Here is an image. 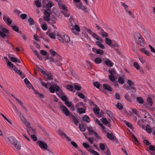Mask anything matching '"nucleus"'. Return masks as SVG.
<instances>
[{
  "instance_id": "nucleus-1",
  "label": "nucleus",
  "mask_w": 155,
  "mask_h": 155,
  "mask_svg": "<svg viewBox=\"0 0 155 155\" xmlns=\"http://www.w3.org/2000/svg\"><path fill=\"white\" fill-rule=\"evenodd\" d=\"M41 85L45 87L48 88L49 87H50L49 88V91L50 92L52 93H54L55 91H58L59 88L58 86L56 85H54L53 86H50L51 84L49 83H45L43 82H41Z\"/></svg>"
},
{
  "instance_id": "nucleus-2",
  "label": "nucleus",
  "mask_w": 155,
  "mask_h": 155,
  "mask_svg": "<svg viewBox=\"0 0 155 155\" xmlns=\"http://www.w3.org/2000/svg\"><path fill=\"white\" fill-rule=\"evenodd\" d=\"M58 38L60 42L63 43H68L70 41L69 37L66 35H64L61 36L58 35Z\"/></svg>"
},
{
  "instance_id": "nucleus-3",
  "label": "nucleus",
  "mask_w": 155,
  "mask_h": 155,
  "mask_svg": "<svg viewBox=\"0 0 155 155\" xmlns=\"http://www.w3.org/2000/svg\"><path fill=\"white\" fill-rule=\"evenodd\" d=\"M87 129L90 134L91 135L94 134L98 139H101V137L94 130L93 128L91 126L88 127Z\"/></svg>"
},
{
  "instance_id": "nucleus-4",
  "label": "nucleus",
  "mask_w": 155,
  "mask_h": 155,
  "mask_svg": "<svg viewBox=\"0 0 155 155\" xmlns=\"http://www.w3.org/2000/svg\"><path fill=\"white\" fill-rule=\"evenodd\" d=\"M8 32V31L6 28L3 27H0V36L2 38L6 37V34Z\"/></svg>"
},
{
  "instance_id": "nucleus-5",
  "label": "nucleus",
  "mask_w": 155,
  "mask_h": 155,
  "mask_svg": "<svg viewBox=\"0 0 155 155\" xmlns=\"http://www.w3.org/2000/svg\"><path fill=\"white\" fill-rule=\"evenodd\" d=\"M45 16H44V20L48 22V23L52 25V24L51 22V21L50 20L49 17L50 16V13L49 12L47 11H45L44 13Z\"/></svg>"
},
{
  "instance_id": "nucleus-6",
  "label": "nucleus",
  "mask_w": 155,
  "mask_h": 155,
  "mask_svg": "<svg viewBox=\"0 0 155 155\" xmlns=\"http://www.w3.org/2000/svg\"><path fill=\"white\" fill-rule=\"evenodd\" d=\"M60 109L62 113L67 116H69L70 112L64 106L61 105L60 106Z\"/></svg>"
},
{
  "instance_id": "nucleus-7",
  "label": "nucleus",
  "mask_w": 155,
  "mask_h": 155,
  "mask_svg": "<svg viewBox=\"0 0 155 155\" xmlns=\"http://www.w3.org/2000/svg\"><path fill=\"white\" fill-rule=\"evenodd\" d=\"M46 34L51 38L54 39L56 36L57 38L58 37V35H59L58 34L57 31H55L53 32L50 33L48 32H46Z\"/></svg>"
},
{
  "instance_id": "nucleus-8",
  "label": "nucleus",
  "mask_w": 155,
  "mask_h": 155,
  "mask_svg": "<svg viewBox=\"0 0 155 155\" xmlns=\"http://www.w3.org/2000/svg\"><path fill=\"white\" fill-rule=\"evenodd\" d=\"M37 143L42 149L47 150V146L45 143L41 141H38Z\"/></svg>"
},
{
  "instance_id": "nucleus-9",
  "label": "nucleus",
  "mask_w": 155,
  "mask_h": 155,
  "mask_svg": "<svg viewBox=\"0 0 155 155\" xmlns=\"http://www.w3.org/2000/svg\"><path fill=\"white\" fill-rule=\"evenodd\" d=\"M3 19L5 22L8 25L10 26L12 24V21L9 17L4 15Z\"/></svg>"
},
{
  "instance_id": "nucleus-10",
  "label": "nucleus",
  "mask_w": 155,
  "mask_h": 155,
  "mask_svg": "<svg viewBox=\"0 0 155 155\" xmlns=\"http://www.w3.org/2000/svg\"><path fill=\"white\" fill-rule=\"evenodd\" d=\"M103 61L109 67H112L113 65V64L112 62L108 59L104 58L103 59Z\"/></svg>"
},
{
  "instance_id": "nucleus-11",
  "label": "nucleus",
  "mask_w": 155,
  "mask_h": 155,
  "mask_svg": "<svg viewBox=\"0 0 155 155\" xmlns=\"http://www.w3.org/2000/svg\"><path fill=\"white\" fill-rule=\"evenodd\" d=\"M19 116H20V117L21 118V120L23 123L26 126L28 127L29 126V124L28 122L25 119V118L24 117V116L22 115L21 114Z\"/></svg>"
},
{
  "instance_id": "nucleus-12",
  "label": "nucleus",
  "mask_w": 155,
  "mask_h": 155,
  "mask_svg": "<svg viewBox=\"0 0 155 155\" xmlns=\"http://www.w3.org/2000/svg\"><path fill=\"white\" fill-rule=\"evenodd\" d=\"M8 139L10 143L12 144L13 145H15L16 144V143L17 142L16 140L13 137H10L8 138Z\"/></svg>"
},
{
  "instance_id": "nucleus-13",
  "label": "nucleus",
  "mask_w": 155,
  "mask_h": 155,
  "mask_svg": "<svg viewBox=\"0 0 155 155\" xmlns=\"http://www.w3.org/2000/svg\"><path fill=\"white\" fill-rule=\"evenodd\" d=\"M8 57L10 59L11 61L13 62H17L18 63H21L20 61L19 60H18V59L17 58L12 57L10 54L8 55Z\"/></svg>"
},
{
  "instance_id": "nucleus-14",
  "label": "nucleus",
  "mask_w": 155,
  "mask_h": 155,
  "mask_svg": "<svg viewBox=\"0 0 155 155\" xmlns=\"http://www.w3.org/2000/svg\"><path fill=\"white\" fill-rule=\"evenodd\" d=\"M92 50L94 53L100 55H102L104 53L103 51L100 49H97L95 48H93Z\"/></svg>"
},
{
  "instance_id": "nucleus-15",
  "label": "nucleus",
  "mask_w": 155,
  "mask_h": 155,
  "mask_svg": "<svg viewBox=\"0 0 155 155\" xmlns=\"http://www.w3.org/2000/svg\"><path fill=\"white\" fill-rule=\"evenodd\" d=\"M107 137L110 140H114L116 139V138L112 133H107Z\"/></svg>"
},
{
  "instance_id": "nucleus-16",
  "label": "nucleus",
  "mask_w": 155,
  "mask_h": 155,
  "mask_svg": "<svg viewBox=\"0 0 155 155\" xmlns=\"http://www.w3.org/2000/svg\"><path fill=\"white\" fill-rule=\"evenodd\" d=\"M137 101L140 104H142L144 103V100L141 97H137L136 98Z\"/></svg>"
},
{
  "instance_id": "nucleus-17",
  "label": "nucleus",
  "mask_w": 155,
  "mask_h": 155,
  "mask_svg": "<svg viewBox=\"0 0 155 155\" xmlns=\"http://www.w3.org/2000/svg\"><path fill=\"white\" fill-rule=\"evenodd\" d=\"M95 120L96 122V123L101 127L102 130H104L105 129L104 127L101 124V122L97 119H96Z\"/></svg>"
},
{
  "instance_id": "nucleus-18",
  "label": "nucleus",
  "mask_w": 155,
  "mask_h": 155,
  "mask_svg": "<svg viewBox=\"0 0 155 155\" xmlns=\"http://www.w3.org/2000/svg\"><path fill=\"white\" fill-rule=\"evenodd\" d=\"M84 104L82 102H81L78 103L76 105V107L77 109H79V108L84 107Z\"/></svg>"
},
{
  "instance_id": "nucleus-19",
  "label": "nucleus",
  "mask_w": 155,
  "mask_h": 155,
  "mask_svg": "<svg viewBox=\"0 0 155 155\" xmlns=\"http://www.w3.org/2000/svg\"><path fill=\"white\" fill-rule=\"evenodd\" d=\"M58 5L60 9H62L66 11H67L66 7L64 5L62 4L61 2H58Z\"/></svg>"
},
{
  "instance_id": "nucleus-20",
  "label": "nucleus",
  "mask_w": 155,
  "mask_h": 155,
  "mask_svg": "<svg viewBox=\"0 0 155 155\" xmlns=\"http://www.w3.org/2000/svg\"><path fill=\"white\" fill-rule=\"evenodd\" d=\"M103 87L105 89H106L109 91H112V88L107 84H104L103 85Z\"/></svg>"
},
{
  "instance_id": "nucleus-21",
  "label": "nucleus",
  "mask_w": 155,
  "mask_h": 155,
  "mask_svg": "<svg viewBox=\"0 0 155 155\" xmlns=\"http://www.w3.org/2000/svg\"><path fill=\"white\" fill-rule=\"evenodd\" d=\"M140 51H141L142 52L144 53L147 56H150V52L149 51H148L147 50H146L143 48H142L140 49Z\"/></svg>"
},
{
  "instance_id": "nucleus-22",
  "label": "nucleus",
  "mask_w": 155,
  "mask_h": 155,
  "mask_svg": "<svg viewBox=\"0 0 155 155\" xmlns=\"http://www.w3.org/2000/svg\"><path fill=\"white\" fill-rule=\"evenodd\" d=\"M139 60L140 62L142 64H144L146 62V59L143 56H139L138 57Z\"/></svg>"
},
{
  "instance_id": "nucleus-23",
  "label": "nucleus",
  "mask_w": 155,
  "mask_h": 155,
  "mask_svg": "<svg viewBox=\"0 0 155 155\" xmlns=\"http://www.w3.org/2000/svg\"><path fill=\"white\" fill-rule=\"evenodd\" d=\"M147 101L149 106H152L153 104V102L152 99L150 97H148L147 98Z\"/></svg>"
},
{
  "instance_id": "nucleus-24",
  "label": "nucleus",
  "mask_w": 155,
  "mask_h": 155,
  "mask_svg": "<svg viewBox=\"0 0 155 155\" xmlns=\"http://www.w3.org/2000/svg\"><path fill=\"white\" fill-rule=\"evenodd\" d=\"M101 121L103 124L105 125L108 124L110 125V124L107 120V119L105 118H103L101 119Z\"/></svg>"
},
{
  "instance_id": "nucleus-25",
  "label": "nucleus",
  "mask_w": 155,
  "mask_h": 155,
  "mask_svg": "<svg viewBox=\"0 0 155 155\" xmlns=\"http://www.w3.org/2000/svg\"><path fill=\"white\" fill-rule=\"evenodd\" d=\"M45 76L49 80H52L53 79L52 75L49 73H46Z\"/></svg>"
},
{
  "instance_id": "nucleus-26",
  "label": "nucleus",
  "mask_w": 155,
  "mask_h": 155,
  "mask_svg": "<svg viewBox=\"0 0 155 155\" xmlns=\"http://www.w3.org/2000/svg\"><path fill=\"white\" fill-rule=\"evenodd\" d=\"M27 132L28 134L29 135H30L31 134H34L35 133L33 129L29 127H28Z\"/></svg>"
},
{
  "instance_id": "nucleus-27",
  "label": "nucleus",
  "mask_w": 155,
  "mask_h": 155,
  "mask_svg": "<svg viewBox=\"0 0 155 155\" xmlns=\"http://www.w3.org/2000/svg\"><path fill=\"white\" fill-rule=\"evenodd\" d=\"M94 62L97 64H100L102 62L101 59L99 58H97L95 60H93Z\"/></svg>"
},
{
  "instance_id": "nucleus-28",
  "label": "nucleus",
  "mask_w": 155,
  "mask_h": 155,
  "mask_svg": "<svg viewBox=\"0 0 155 155\" xmlns=\"http://www.w3.org/2000/svg\"><path fill=\"white\" fill-rule=\"evenodd\" d=\"M92 37H93V38H95L97 40L99 41H102V40L101 38L94 33L92 36Z\"/></svg>"
},
{
  "instance_id": "nucleus-29",
  "label": "nucleus",
  "mask_w": 155,
  "mask_h": 155,
  "mask_svg": "<svg viewBox=\"0 0 155 155\" xmlns=\"http://www.w3.org/2000/svg\"><path fill=\"white\" fill-rule=\"evenodd\" d=\"M96 44L97 45H98L100 48L102 49H104L105 48V47L104 45L102 43H101L100 41H96Z\"/></svg>"
},
{
  "instance_id": "nucleus-30",
  "label": "nucleus",
  "mask_w": 155,
  "mask_h": 155,
  "mask_svg": "<svg viewBox=\"0 0 155 155\" xmlns=\"http://www.w3.org/2000/svg\"><path fill=\"white\" fill-rule=\"evenodd\" d=\"M74 4L77 8L79 9H82V7H84L82 6V4L81 2L75 3Z\"/></svg>"
},
{
  "instance_id": "nucleus-31",
  "label": "nucleus",
  "mask_w": 155,
  "mask_h": 155,
  "mask_svg": "<svg viewBox=\"0 0 155 155\" xmlns=\"http://www.w3.org/2000/svg\"><path fill=\"white\" fill-rule=\"evenodd\" d=\"M66 88L72 92H74L75 91L73 87L71 85H67L66 86Z\"/></svg>"
},
{
  "instance_id": "nucleus-32",
  "label": "nucleus",
  "mask_w": 155,
  "mask_h": 155,
  "mask_svg": "<svg viewBox=\"0 0 155 155\" xmlns=\"http://www.w3.org/2000/svg\"><path fill=\"white\" fill-rule=\"evenodd\" d=\"M35 5L37 7H41V4L40 1L39 0L34 1Z\"/></svg>"
},
{
  "instance_id": "nucleus-33",
  "label": "nucleus",
  "mask_w": 155,
  "mask_h": 155,
  "mask_svg": "<svg viewBox=\"0 0 155 155\" xmlns=\"http://www.w3.org/2000/svg\"><path fill=\"white\" fill-rule=\"evenodd\" d=\"M134 67L137 70H139L140 69V67L137 62H135L133 64Z\"/></svg>"
},
{
  "instance_id": "nucleus-34",
  "label": "nucleus",
  "mask_w": 155,
  "mask_h": 155,
  "mask_svg": "<svg viewBox=\"0 0 155 155\" xmlns=\"http://www.w3.org/2000/svg\"><path fill=\"white\" fill-rule=\"evenodd\" d=\"M103 37V38L107 37H108V34L104 31L102 33H99Z\"/></svg>"
},
{
  "instance_id": "nucleus-35",
  "label": "nucleus",
  "mask_w": 155,
  "mask_h": 155,
  "mask_svg": "<svg viewBox=\"0 0 155 155\" xmlns=\"http://www.w3.org/2000/svg\"><path fill=\"white\" fill-rule=\"evenodd\" d=\"M0 114L10 124H12V121L10 119H7L3 114Z\"/></svg>"
},
{
  "instance_id": "nucleus-36",
  "label": "nucleus",
  "mask_w": 155,
  "mask_h": 155,
  "mask_svg": "<svg viewBox=\"0 0 155 155\" xmlns=\"http://www.w3.org/2000/svg\"><path fill=\"white\" fill-rule=\"evenodd\" d=\"M106 43L108 45L110 46L112 44V41L110 39L108 38H106L105 39Z\"/></svg>"
},
{
  "instance_id": "nucleus-37",
  "label": "nucleus",
  "mask_w": 155,
  "mask_h": 155,
  "mask_svg": "<svg viewBox=\"0 0 155 155\" xmlns=\"http://www.w3.org/2000/svg\"><path fill=\"white\" fill-rule=\"evenodd\" d=\"M71 119L76 125L79 123L78 121L73 116H72Z\"/></svg>"
},
{
  "instance_id": "nucleus-38",
  "label": "nucleus",
  "mask_w": 155,
  "mask_h": 155,
  "mask_svg": "<svg viewBox=\"0 0 155 155\" xmlns=\"http://www.w3.org/2000/svg\"><path fill=\"white\" fill-rule=\"evenodd\" d=\"M79 127L80 130L82 132H84L85 130V128L82 124H80L79 126Z\"/></svg>"
},
{
  "instance_id": "nucleus-39",
  "label": "nucleus",
  "mask_w": 155,
  "mask_h": 155,
  "mask_svg": "<svg viewBox=\"0 0 155 155\" xmlns=\"http://www.w3.org/2000/svg\"><path fill=\"white\" fill-rule=\"evenodd\" d=\"M83 120L84 121L86 122H89L90 121L89 117L87 116H85L83 117Z\"/></svg>"
},
{
  "instance_id": "nucleus-40",
  "label": "nucleus",
  "mask_w": 155,
  "mask_h": 155,
  "mask_svg": "<svg viewBox=\"0 0 155 155\" xmlns=\"http://www.w3.org/2000/svg\"><path fill=\"white\" fill-rule=\"evenodd\" d=\"M138 40L139 42L141 45H143V40L141 38V36L140 35L138 36Z\"/></svg>"
},
{
  "instance_id": "nucleus-41",
  "label": "nucleus",
  "mask_w": 155,
  "mask_h": 155,
  "mask_svg": "<svg viewBox=\"0 0 155 155\" xmlns=\"http://www.w3.org/2000/svg\"><path fill=\"white\" fill-rule=\"evenodd\" d=\"M146 130L148 133H151V127L148 125H146Z\"/></svg>"
},
{
  "instance_id": "nucleus-42",
  "label": "nucleus",
  "mask_w": 155,
  "mask_h": 155,
  "mask_svg": "<svg viewBox=\"0 0 155 155\" xmlns=\"http://www.w3.org/2000/svg\"><path fill=\"white\" fill-rule=\"evenodd\" d=\"M116 107L117 109H119V110L122 109L123 107V106L120 103H117V104L116 105Z\"/></svg>"
},
{
  "instance_id": "nucleus-43",
  "label": "nucleus",
  "mask_w": 155,
  "mask_h": 155,
  "mask_svg": "<svg viewBox=\"0 0 155 155\" xmlns=\"http://www.w3.org/2000/svg\"><path fill=\"white\" fill-rule=\"evenodd\" d=\"M74 87L75 89L78 91L80 90L81 89V86L77 84H74Z\"/></svg>"
},
{
  "instance_id": "nucleus-44",
  "label": "nucleus",
  "mask_w": 155,
  "mask_h": 155,
  "mask_svg": "<svg viewBox=\"0 0 155 155\" xmlns=\"http://www.w3.org/2000/svg\"><path fill=\"white\" fill-rule=\"evenodd\" d=\"M13 69L15 72L17 73L18 74H19L21 72L20 70L18 69L16 66H15Z\"/></svg>"
},
{
  "instance_id": "nucleus-45",
  "label": "nucleus",
  "mask_w": 155,
  "mask_h": 155,
  "mask_svg": "<svg viewBox=\"0 0 155 155\" xmlns=\"http://www.w3.org/2000/svg\"><path fill=\"white\" fill-rule=\"evenodd\" d=\"M27 87L29 88V89H31L33 91H35V89L33 87L32 85L30 83H28V84L26 85Z\"/></svg>"
},
{
  "instance_id": "nucleus-46",
  "label": "nucleus",
  "mask_w": 155,
  "mask_h": 155,
  "mask_svg": "<svg viewBox=\"0 0 155 155\" xmlns=\"http://www.w3.org/2000/svg\"><path fill=\"white\" fill-rule=\"evenodd\" d=\"M121 5L125 9L126 12L128 11V7L127 5H126L124 3L121 2Z\"/></svg>"
},
{
  "instance_id": "nucleus-47",
  "label": "nucleus",
  "mask_w": 155,
  "mask_h": 155,
  "mask_svg": "<svg viewBox=\"0 0 155 155\" xmlns=\"http://www.w3.org/2000/svg\"><path fill=\"white\" fill-rule=\"evenodd\" d=\"M12 29L15 31L18 32L19 31V28L16 25L11 26Z\"/></svg>"
},
{
  "instance_id": "nucleus-48",
  "label": "nucleus",
  "mask_w": 155,
  "mask_h": 155,
  "mask_svg": "<svg viewBox=\"0 0 155 155\" xmlns=\"http://www.w3.org/2000/svg\"><path fill=\"white\" fill-rule=\"evenodd\" d=\"M85 137L91 144H92L94 142L93 138L91 137Z\"/></svg>"
},
{
  "instance_id": "nucleus-49",
  "label": "nucleus",
  "mask_w": 155,
  "mask_h": 155,
  "mask_svg": "<svg viewBox=\"0 0 155 155\" xmlns=\"http://www.w3.org/2000/svg\"><path fill=\"white\" fill-rule=\"evenodd\" d=\"M78 112L80 114H83L85 113V110L83 108H79L78 109Z\"/></svg>"
},
{
  "instance_id": "nucleus-50",
  "label": "nucleus",
  "mask_w": 155,
  "mask_h": 155,
  "mask_svg": "<svg viewBox=\"0 0 155 155\" xmlns=\"http://www.w3.org/2000/svg\"><path fill=\"white\" fill-rule=\"evenodd\" d=\"M28 21L30 25H33L34 24V21L31 18H29Z\"/></svg>"
},
{
  "instance_id": "nucleus-51",
  "label": "nucleus",
  "mask_w": 155,
  "mask_h": 155,
  "mask_svg": "<svg viewBox=\"0 0 155 155\" xmlns=\"http://www.w3.org/2000/svg\"><path fill=\"white\" fill-rule=\"evenodd\" d=\"M131 111L133 112V113L137 115V116L139 117L140 116V115L138 114L137 111V110L136 109H131Z\"/></svg>"
},
{
  "instance_id": "nucleus-52",
  "label": "nucleus",
  "mask_w": 155,
  "mask_h": 155,
  "mask_svg": "<svg viewBox=\"0 0 155 155\" xmlns=\"http://www.w3.org/2000/svg\"><path fill=\"white\" fill-rule=\"evenodd\" d=\"M34 93L35 94H36V95L40 98H42L43 97V96L42 94L38 93L35 91Z\"/></svg>"
},
{
  "instance_id": "nucleus-53",
  "label": "nucleus",
  "mask_w": 155,
  "mask_h": 155,
  "mask_svg": "<svg viewBox=\"0 0 155 155\" xmlns=\"http://www.w3.org/2000/svg\"><path fill=\"white\" fill-rule=\"evenodd\" d=\"M119 83L121 84H123L124 82V79L121 77H119L118 79Z\"/></svg>"
},
{
  "instance_id": "nucleus-54",
  "label": "nucleus",
  "mask_w": 155,
  "mask_h": 155,
  "mask_svg": "<svg viewBox=\"0 0 155 155\" xmlns=\"http://www.w3.org/2000/svg\"><path fill=\"white\" fill-rule=\"evenodd\" d=\"M65 104L68 107H70L72 105V103L67 101L65 102Z\"/></svg>"
},
{
  "instance_id": "nucleus-55",
  "label": "nucleus",
  "mask_w": 155,
  "mask_h": 155,
  "mask_svg": "<svg viewBox=\"0 0 155 155\" xmlns=\"http://www.w3.org/2000/svg\"><path fill=\"white\" fill-rule=\"evenodd\" d=\"M93 111L95 114H97L99 113L100 110L98 107H95L93 109Z\"/></svg>"
},
{
  "instance_id": "nucleus-56",
  "label": "nucleus",
  "mask_w": 155,
  "mask_h": 155,
  "mask_svg": "<svg viewBox=\"0 0 155 155\" xmlns=\"http://www.w3.org/2000/svg\"><path fill=\"white\" fill-rule=\"evenodd\" d=\"M106 114L109 116L110 118L111 119H113V114L109 110H107L106 111Z\"/></svg>"
},
{
  "instance_id": "nucleus-57",
  "label": "nucleus",
  "mask_w": 155,
  "mask_h": 155,
  "mask_svg": "<svg viewBox=\"0 0 155 155\" xmlns=\"http://www.w3.org/2000/svg\"><path fill=\"white\" fill-rule=\"evenodd\" d=\"M7 64L10 67H11V68H12L13 69V68L15 66H14V65L10 61H7Z\"/></svg>"
},
{
  "instance_id": "nucleus-58",
  "label": "nucleus",
  "mask_w": 155,
  "mask_h": 155,
  "mask_svg": "<svg viewBox=\"0 0 155 155\" xmlns=\"http://www.w3.org/2000/svg\"><path fill=\"white\" fill-rule=\"evenodd\" d=\"M99 147L101 150H104L105 149V145L104 144L101 143L100 144Z\"/></svg>"
},
{
  "instance_id": "nucleus-59",
  "label": "nucleus",
  "mask_w": 155,
  "mask_h": 155,
  "mask_svg": "<svg viewBox=\"0 0 155 155\" xmlns=\"http://www.w3.org/2000/svg\"><path fill=\"white\" fill-rule=\"evenodd\" d=\"M52 6V3L51 2H50L48 4H47L46 6L48 8H51Z\"/></svg>"
},
{
  "instance_id": "nucleus-60",
  "label": "nucleus",
  "mask_w": 155,
  "mask_h": 155,
  "mask_svg": "<svg viewBox=\"0 0 155 155\" xmlns=\"http://www.w3.org/2000/svg\"><path fill=\"white\" fill-rule=\"evenodd\" d=\"M74 28L75 30L77 31V32H79L80 31V29L78 26L77 25H75L74 27Z\"/></svg>"
},
{
  "instance_id": "nucleus-61",
  "label": "nucleus",
  "mask_w": 155,
  "mask_h": 155,
  "mask_svg": "<svg viewBox=\"0 0 155 155\" xmlns=\"http://www.w3.org/2000/svg\"><path fill=\"white\" fill-rule=\"evenodd\" d=\"M41 27L42 29L44 31L46 30L47 29V26L45 24L41 25Z\"/></svg>"
},
{
  "instance_id": "nucleus-62",
  "label": "nucleus",
  "mask_w": 155,
  "mask_h": 155,
  "mask_svg": "<svg viewBox=\"0 0 155 155\" xmlns=\"http://www.w3.org/2000/svg\"><path fill=\"white\" fill-rule=\"evenodd\" d=\"M109 78L110 80L114 82L115 80V78L113 75H109Z\"/></svg>"
},
{
  "instance_id": "nucleus-63",
  "label": "nucleus",
  "mask_w": 155,
  "mask_h": 155,
  "mask_svg": "<svg viewBox=\"0 0 155 155\" xmlns=\"http://www.w3.org/2000/svg\"><path fill=\"white\" fill-rule=\"evenodd\" d=\"M109 73L110 74V75L114 76L115 75V72L113 70H109L108 71Z\"/></svg>"
},
{
  "instance_id": "nucleus-64",
  "label": "nucleus",
  "mask_w": 155,
  "mask_h": 155,
  "mask_svg": "<svg viewBox=\"0 0 155 155\" xmlns=\"http://www.w3.org/2000/svg\"><path fill=\"white\" fill-rule=\"evenodd\" d=\"M94 85L97 88H98L100 86V84L97 82H94Z\"/></svg>"
}]
</instances>
